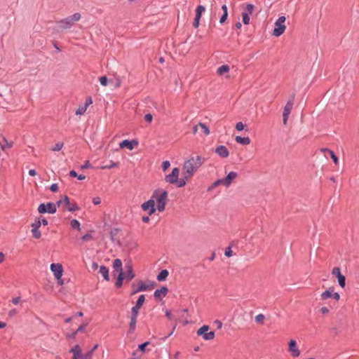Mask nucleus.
I'll list each match as a JSON object with an SVG mask.
<instances>
[{
	"mask_svg": "<svg viewBox=\"0 0 359 359\" xmlns=\"http://www.w3.org/2000/svg\"><path fill=\"white\" fill-rule=\"evenodd\" d=\"M29 175L30 176H35L36 175V170L34 169H31L29 170Z\"/></svg>",
	"mask_w": 359,
	"mask_h": 359,
	"instance_id": "63",
	"label": "nucleus"
},
{
	"mask_svg": "<svg viewBox=\"0 0 359 359\" xmlns=\"http://www.w3.org/2000/svg\"><path fill=\"white\" fill-rule=\"evenodd\" d=\"M168 275H169L168 271L166 269H163V270L161 271V272L158 274L156 278L158 281H163L167 278Z\"/></svg>",
	"mask_w": 359,
	"mask_h": 359,
	"instance_id": "29",
	"label": "nucleus"
},
{
	"mask_svg": "<svg viewBox=\"0 0 359 359\" xmlns=\"http://www.w3.org/2000/svg\"><path fill=\"white\" fill-rule=\"evenodd\" d=\"M57 210L56 205L53 203H41L38 207V211L41 214L50 213L54 214Z\"/></svg>",
	"mask_w": 359,
	"mask_h": 359,
	"instance_id": "10",
	"label": "nucleus"
},
{
	"mask_svg": "<svg viewBox=\"0 0 359 359\" xmlns=\"http://www.w3.org/2000/svg\"><path fill=\"white\" fill-rule=\"evenodd\" d=\"M80 19V13H76L65 19L60 20L58 24L61 29H67L71 28L74 25V22H78Z\"/></svg>",
	"mask_w": 359,
	"mask_h": 359,
	"instance_id": "4",
	"label": "nucleus"
},
{
	"mask_svg": "<svg viewBox=\"0 0 359 359\" xmlns=\"http://www.w3.org/2000/svg\"><path fill=\"white\" fill-rule=\"evenodd\" d=\"M238 177V173L236 172H230L226 177L222 178L224 185L226 187H229L232 182Z\"/></svg>",
	"mask_w": 359,
	"mask_h": 359,
	"instance_id": "22",
	"label": "nucleus"
},
{
	"mask_svg": "<svg viewBox=\"0 0 359 359\" xmlns=\"http://www.w3.org/2000/svg\"><path fill=\"white\" fill-rule=\"evenodd\" d=\"M41 226V220L40 219H39L38 220H36L34 223H33L32 224V228H36V229H39Z\"/></svg>",
	"mask_w": 359,
	"mask_h": 359,
	"instance_id": "49",
	"label": "nucleus"
},
{
	"mask_svg": "<svg viewBox=\"0 0 359 359\" xmlns=\"http://www.w3.org/2000/svg\"><path fill=\"white\" fill-rule=\"evenodd\" d=\"M235 140L237 143L243 145H248L250 143V139L248 137H243L241 136H236Z\"/></svg>",
	"mask_w": 359,
	"mask_h": 359,
	"instance_id": "25",
	"label": "nucleus"
},
{
	"mask_svg": "<svg viewBox=\"0 0 359 359\" xmlns=\"http://www.w3.org/2000/svg\"><path fill=\"white\" fill-rule=\"evenodd\" d=\"M20 297H19L13 298L12 303L13 304H18L20 302Z\"/></svg>",
	"mask_w": 359,
	"mask_h": 359,
	"instance_id": "56",
	"label": "nucleus"
},
{
	"mask_svg": "<svg viewBox=\"0 0 359 359\" xmlns=\"http://www.w3.org/2000/svg\"><path fill=\"white\" fill-rule=\"evenodd\" d=\"M99 273L103 276L104 279L106 280H109V270L104 266H101L99 270Z\"/></svg>",
	"mask_w": 359,
	"mask_h": 359,
	"instance_id": "28",
	"label": "nucleus"
},
{
	"mask_svg": "<svg viewBox=\"0 0 359 359\" xmlns=\"http://www.w3.org/2000/svg\"><path fill=\"white\" fill-rule=\"evenodd\" d=\"M224 255L225 256H226L227 257H230L232 256L233 255V252L231 250V248L230 246L226 248L225 249V252H224Z\"/></svg>",
	"mask_w": 359,
	"mask_h": 359,
	"instance_id": "42",
	"label": "nucleus"
},
{
	"mask_svg": "<svg viewBox=\"0 0 359 359\" xmlns=\"http://www.w3.org/2000/svg\"><path fill=\"white\" fill-rule=\"evenodd\" d=\"M69 352L73 355L72 359H92V352L83 353L81 348L79 344L73 346Z\"/></svg>",
	"mask_w": 359,
	"mask_h": 359,
	"instance_id": "7",
	"label": "nucleus"
},
{
	"mask_svg": "<svg viewBox=\"0 0 359 359\" xmlns=\"http://www.w3.org/2000/svg\"><path fill=\"white\" fill-rule=\"evenodd\" d=\"M149 344V341H146V342H144V343H143V344H142L139 345V347H138L139 350H140V351H142V352H144V351H145V348H146V346H147Z\"/></svg>",
	"mask_w": 359,
	"mask_h": 359,
	"instance_id": "45",
	"label": "nucleus"
},
{
	"mask_svg": "<svg viewBox=\"0 0 359 359\" xmlns=\"http://www.w3.org/2000/svg\"><path fill=\"white\" fill-rule=\"evenodd\" d=\"M215 151L219 157L223 158H226L229 156L228 149L224 145L217 146Z\"/></svg>",
	"mask_w": 359,
	"mask_h": 359,
	"instance_id": "21",
	"label": "nucleus"
},
{
	"mask_svg": "<svg viewBox=\"0 0 359 359\" xmlns=\"http://www.w3.org/2000/svg\"><path fill=\"white\" fill-rule=\"evenodd\" d=\"M152 119H153V116L151 114H145L144 116V120L148 122V123H151L152 121Z\"/></svg>",
	"mask_w": 359,
	"mask_h": 359,
	"instance_id": "46",
	"label": "nucleus"
},
{
	"mask_svg": "<svg viewBox=\"0 0 359 359\" xmlns=\"http://www.w3.org/2000/svg\"><path fill=\"white\" fill-rule=\"evenodd\" d=\"M13 146V142H9L8 141V140L6 138L5 136L1 135H0V147L2 151H5L8 149H10L11 148H12Z\"/></svg>",
	"mask_w": 359,
	"mask_h": 359,
	"instance_id": "20",
	"label": "nucleus"
},
{
	"mask_svg": "<svg viewBox=\"0 0 359 359\" xmlns=\"http://www.w3.org/2000/svg\"><path fill=\"white\" fill-rule=\"evenodd\" d=\"M113 268L116 272L122 271V262L120 259H114L113 262Z\"/></svg>",
	"mask_w": 359,
	"mask_h": 359,
	"instance_id": "30",
	"label": "nucleus"
},
{
	"mask_svg": "<svg viewBox=\"0 0 359 359\" xmlns=\"http://www.w3.org/2000/svg\"><path fill=\"white\" fill-rule=\"evenodd\" d=\"M321 151L329 153L330 157H332L334 155H335V154L332 150H330L329 149H326V148L322 149Z\"/></svg>",
	"mask_w": 359,
	"mask_h": 359,
	"instance_id": "53",
	"label": "nucleus"
},
{
	"mask_svg": "<svg viewBox=\"0 0 359 359\" xmlns=\"http://www.w3.org/2000/svg\"><path fill=\"white\" fill-rule=\"evenodd\" d=\"M229 70H230V67L229 65H223L217 68V74L222 76V75L224 74L225 73H229Z\"/></svg>",
	"mask_w": 359,
	"mask_h": 359,
	"instance_id": "27",
	"label": "nucleus"
},
{
	"mask_svg": "<svg viewBox=\"0 0 359 359\" xmlns=\"http://www.w3.org/2000/svg\"><path fill=\"white\" fill-rule=\"evenodd\" d=\"M93 203L94 205H99L101 203V198L100 197H94L93 198Z\"/></svg>",
	"mask_w": 359,
	"mask_h": 359,
	"instance_id": "51",
	"label": "nucleus"
},
{
	"mask_svg": "<svg viewBox=\"0 0 359 359\" xmlns=\"http://www.w3.org/2000/svg\"><path fill=\"white\" fill-rule=\"evenodd\" d=\"M244 124L242 123V122H238L236 124V129L238 130V131H241L244 129Z\"/></svg>",
	"mask_w": 359,
	"mask_h": 359,
	"instance_id": "44",
	"label": "nucleus"
},
{
	"mask_svg": "<svg viewBox=\"0 0 359 359\" xmlns=\"http://www.w3.org/2000/svg\"><path fill=\"white\" fill-rule=\"evenodd\" d=\"M198 126L202 129V130L205 136H208V135H210V130L205 124L200 122L198 123Z\"/></svg>",
	"mask_w": 359,
	"mask_h": 359,
	"instance_id": "34",
	"label": "nucleus"
},
{
	"mask_svg": "<svg viewBox=\"0 0 359 359\" xmlns=\"http://www.w3.org/2000/svg\"><path fill=\"white\" fill-rule=\"evenodd\" d=\"M264 318L265 317L263 314H258L255 316V321L259 324H263Z\"/></svg>",
	"mask_w": 359,
	"mask_h": 359,
	"instance_id": "37",
	"label": "nucleus"
},
{
	"mask_svg": "<svg viewBox=\"0 0 359 359\" xmlns=\"http://www.w3.org/2000/svg\"><path fill=\"white\" fill-rule=\"evenodd\" d=\"M285 20L286 18L285 16H280L276 21L275 28L272 33L274 36L278 37L285 32L286 29V26L285 25Z\"/></svg>",
	"mask_w": 359,
	"mask_h": 359,
	"instance_id": "8",
	"label": "nucleus"
},
{
	"mask_svg": "<svg viewBox=\"0 0 359 359\" xmlns=\"http://www.w3.org/2000/svg\"><path fill=\"white\" fill-rule=\"evenodd\" d=\"M205 8L203 6L200 5V6H197V8L196 9L195 18L193 22V26L195 28L198 27L201 15H202L203 13L205 12Z\"/></svg>",
	"mask_w": 359,
	"mask_h": 359,
	"instance_id": "17",
	"label": "nucleus"
},
{
	"mask_svg": "<svg viewBox=\"0 0 359 359\" xmlns=\"http://www.w3.org/2000/svg\"><path fill=\"white\" fill-rule=\"evenodd\" d=\"M57 203L58 206L60 204H64L69 212H74L79 210L78 205L75 202H70L69 198L67 196H65L63 199L60 200Z\"/></svg>",
	"mask_w": 359,
	"mask_h": 359,
	"instance_id": "11",
	"label": "nucleus"
},
{
	"mask_svg": "<svg viewBox=\"0 0 359 359\" xmlns=\"http://www.w3.org/2000/svg\"><path fill=\"white\" fill-rule=\"evenodd\" d=\"M50 190L53 192H56L58 190V185L57 184H53L50 187Z\"/></svg>",
	"mask_w": 359,
	"mask_h": 359,
	"instance_id": "50",
	"label": "nucleus"
},
{
	"mask_svg": "<svg viewBox=\"0 0 359 359\" xmlns=\"http://www.w3.org/2000/svg\"><path fill=\"white\" fill-rule=\"evenodd\" d=\"M227 17H228V13H223V15L221 16L220 19H219V22L220 23H224L227 19Z\"/></svg>",
	"mask_w": 359,
	"mask_h": 359,
	"instance_id": "48",
	"label": "nucleus"
},
{
	"mask_svg": "<svg viewBox=\"0 0 359 359\" xmlns=\"http://www.w3.org/2000/svg\"><path fill=\"white\" fill-rule=\"evenodd\" d=\"M50 271L53 272L55 278L57 280V283L59 285H64V280L62 278L63 275V267L60 263H53L50 266Z\"/></svg>",
	"mask_w": 359,
	"mask_h": 359,
	"instance_id": "5",
	"label": "nucleus"
},
{
	"mask_svg": "<svg viewBox=\"0 0 359 359\" xmlns=\"http://www.w3.org/2000/svg\"><path fill=\"white\" fill-rule=\"evenodd\" d=\"M287 351L290 356L294 358H298L301 354L297 343L294 339H290L289 341Z\"/></svg>",
	"mask_w": 359,
	"mask_h": 359,
	"instance_id": "12",
	"label": "nucleus"
},
{
	"mask_svg": "<svg viewBox=\"0 0 359 359\" xmlns=\"http://www.w3.org/2000/svg\"><path fill=\"white\" fill-rule=\"evenodd\" d=\"M69 176L72 177H77V173L75 170H71L69 172Z\"/></svg>",
	"mask_w": 359,
	"mask_h": 359,
	"instance_id": "59",
	"label": "nucleus"
},
{
	"mask_svg": "<svg viewBox=\"0 0 359 359\" xmlns=\"http://www.w3.org/2000/svg\"><path fill=\"white\" fill-rule=\"evenodd\" d=\"M90 167V163L88 161H86L85 163L81 165V169L88 168Z\"/></svg>",
	"mask_w": 359,
	"mask_h": 359,
	"instance_id": "60",
	"label": "nucleus"
},
{
	"mask_svg": "<svg viewBox=\"0 0 359 359\" xmlns=\"http://www.w3.org/2000/svg\"><path fill=\"white\" fill-rule=\"evenodd\" d=\"M145 301V297L144 294H141L136 302L135 306L131 309V315L137 316L138 312L141 306L143 305Z\"/></svg>",
	"mask_w": 359,
	"mask_h": 359,
	"instance_id": "18",
	"label": "nucleus"
},
{
	"mask_svg": "<svg viewBox=\"0 0 359 359\" xmlns=\"http://www.w3.org/2000/svg\"><path fill=\"white\" fill-rule=\"evenodd\" d=\"M87 325H88V323L81 325L77 328V330H76V333H78V332H85V330H86V327Z\"/></svg>",
	"mask_w": 359,
	"mask_h": 359,
	"instance_id": "43",
	"label": "nucleus"
},
{
	"mask_svg": "<svg viewBox=\"0 0 359 359\" xmlns=\"http://www.w3.org/2000/svg\"><path fill=\"white\" fill-rule=\"evenodd\" d=\"M320 299L325 303H327L326 301L329 299H332L335 302H338L340 299V294L334 291L333 287H330L321 293Z\"/></svg>",
	"mask_w": 359,
	"mask_h": 359,
	"instance_id": "6",
	"label": "nucleus"
},
{
	"mask_svg": "<svg viewBox=\"0 0 359 359\" xmlns=\"http://www.w3.org/2000/svg\"><path fill=\"white\" fill-rule=\"evenodd\" d=\"M93 103V100H92V98L91 97H88L87 99H86V103H85V105L88 107L91 104Z\"/></svg>",
	"mask_w": 359,
	"mask_h": 359,
	"instance_id": "55",
	"label": "nucleus"
},
{
	"mask_svg": "<svg viewBox=\"0 0 359 359\" xmlns=\"http://www.w3.org/2000/svg\"><path fill=\"white\" fill-rule=\"evenodd\" d=\"M221 184H223L224 185V182H223V179H219L217 180H216L213 184H212V187H216L219 185H221Z\"/></svg>",
	"mask_w": 359,
	"mask_h": 359,
	"instance_id": "47",
	"label": "nucleus"
},
{
	"mask_svg": "<svg viewBox=\"0 0 359 359\" xmlns=\"http://www.w3.org/2000/svg\"><path fill=\"white\" fill-rule=\"evenodd\" d=\"M91 238H92V236L90 233H86L81 237V240H83L84 241L90 240Z\"/></svg>",
	"mask_w": 359,
	"mask_h": 359,
	"instance_id": "52",
	"label": "nucleus"
},
{
	"mask_svg": "<svg viewBox=\"0 0 359 359\" xmlns=\"http://www.w3.org/2000/svg\"><path fill=\"white\" fill-rule=\"evenodd\" d=\"M125 268L126 272L124 273V275L126 277V280H127L128 281H130L135 277V273H133V271L132 264L128 263L126 264Z\"/></svg>",
	"mask_w": 359,
	"mask_h": 359,
	"instance_id": "23",
	"label": "nucleus"
},
{
	"mask_svg": "<svg viewBox=\"0 0 359 359\" xmlns=\"http://www.w3.org/2000/svg\"><path fill=\"white\" fill-rule=\"evenodd\" d=\"M180 175V169L178 168H174L172 170V172L170 174L166 175L165 176V181L167 183L171 184H175L177 187H183L187 184V180L183 176L182 178L179 179Z\"/></svg>",
	"mask_w": 359,
	"mask_h": 359,
	"instance_id": "3",
	"label": "nucleus"
},
{
	"mask_svg": "<svg viewBox=\"0 0 359 359\" xmlns=\"http://www.w3.org/2000/svg\"><path fill=\"white\" fill-rule=\"evenodd\" d=\"M293 107V100H288L284 107L283 113V122L284 125H286L287 123L288 117L291 113V111Z\"/></svg>",
	"mask_w": 359,
	"mask_h": 359,
	"instance_id": "16",
	"label": "nucleus"
},
{
	"mask_svg": "<svg viewBox=\"0 0 359 359\" xmlns=\"http://www.w3.org/2000/svg\"><path fill=\"white\" fill-rule=\"evenodd\" d=\"M118 164L117 163L111 162L109 165H107L104 166H102V169H111L113 168L118 167Z\"/></svg>",
	"mask_w": 359,
	"mask_h": 359,
	"instance_id": "39",
	"label": "nucleus"
},
{
	"mask_svg": "<svg viewBox=\"0 0 359 359\" xmlns=\"http://www.w3.org/2000/svg\"><path fill=\"white\" fill-rule=\"evenodd\" d=\"M137 144H138V142L136 140H123L121 142H120L119 147L121 149L127 148L129 150H133L134 149L135 146H137Z\"/></svg>",
	"mask_w": 359,
	"mask_h": 359,
	"instance_id": "19",
	"label": "nucleus"
},
{
	"mask_svg": "<svg viewBox=\"0 0 359 359\" xmlns=\"http://www.w3.org/2000/svg\"><path fill=\"white\" fill-rule=\"evenodd\" d=\"M205 158L201 156H191L182 165V175L188 181L204 163Z\"/></svg>",
	"mask_w": 359,
	"mask_h": 359,
	"instance_id": "1",
	"label": "nucleus"
},
{
	"mask_svg": "<svg viewBox=\"0 0 359 359\" xmlns=\"http://www.w3.org/2000/svg\"><path fill=\"white\" fill-rule=\"evenodd\" d=\"M331 158H332V159L333 160V161H334V164H336V165H337V164H338V163H339V159H338V158H337V156L336 155H334V156H333L332 157H331Z\"/></svg>",
	"mask_w": 359,
	"mask_h": 359,
	"instance_id": "62",
	"label": "nucleus"
},
{
	"mask_svg": "<svg viewBox=\"0 0 359 359\" xmlns=\"http://www.w3.org/2000/svg\"><path fill=\"white\" fill-rule=\"evenodd\" d=\"M320 312L323 314V315H327L330 313V308L327 307V306H323L321 307V309H320Z\"/></svg>",
	"mask_w": 359,
	"mask_h": 359,
	"instance_id": "40",
	"label": "nucleus"
},
{
	"mask_svg": "<svg viewBox=\"0 0 359 359\" xmlns=\"http://www.w3.org/2000/svg\"><path fill=\"white\" fill-rule=\"evenodd\" d=\"M99 81H100V84L103 86H106L108 83V79L106 76L100 77Z\"/></svg>",
	"mask_w": 359,
	"mask_h": 359,
	"instance_id": "38",
	"label": "nucleus"
},
{
	"mask_svg": "<svg viewBox=\"0 0 359 359\" xmlns=\"http://www.w3.org/2000/svg\"><path fill=\"white\" fill-rule=\"evenodd\" d=\"M122 284H123V281L118 280V279L116 280V281L115 283V285L116 287H121L122 286Z\"/></svg>",
	"mask_w": 359,
	"mask_h": 359,
	"instance_id": "58",
	"label": "nucleus"
},
{
	"mask_svg": "<svg viewBox=\"0 0 359 359\" xmlns=\"http://www.w3.org/2000/svg\"><path fill=\"white\" fill-rule=\"evenodd\" d=\"M215 324L217 326L218 329H220L222 327V323L219 320H216L215 321Z\"/></svg>",
	"mask_w": 359,
	"mask_h": 359,
	"instance_id": "57",
	"label": "nucleus"
},
{
	"mask_svg": "<svg viewBox=\"0 0 359 359\" xmlns=\"http://www.w3.org/2000/svg\"><path fill=\"white\" fill-rule=\"evenodd\" d=\"M119 273H118V280H123L124 279H126V277H125V275H124V273H123L122 271H118Z\"/></svg>",
	"mask_w": 359,
	"mask_h": 359,
	"instance_id": "54",
	"label": "nucleus"
},
{
	"mask_svg": "<svg viewBox=\"0 0 359 359\" xmlns=\"http://www.w3.org/2000/svg\"><path fill=\"white\" fill-rule=\"evenodd\" d=\"M153 202L156 204V209L159 212L165 210L168 201V191L163 189L158 188L154 191L151 198Z\"/></svg>",
	"mask_w": 359,
	"mask_h": 359,
	"instance_id": "2",
	"label": "nucleus"
},
{
	"mask_svg": "<svg viewBox=\"0 0 359 359\" xmlns=\"http://www.w3.org/2000/svg\"><path fill=\"white\" fill-rule=\"evenodd\" d=\"M88 107L83 104L82 106H79V108L76 111V115H83L86 113Z\"/></svg>",
	"mask_w": 359,
	"mask_h": 359,
	"instance_id": "33",
	"label": "nucleus"
},
{
	"mask_svg": "<svg viewBox=\"0 0 359 359\" xmlns=\"http://www.w3.org/2000/svg\"><path fill=\"white\" fill-rule=\"evenodd\" d=\"M137 318V316L131 315L130 322L129 324V331L131 333L133 332L136 328Z\"/></svg>",
	"mask_w": 359,
	"mask_h": 359,
	"instance_id": "26",
	"label": "nucleus"
},
{
	"mask_svg": "<svg viewBox=\"0 0 359 359\" xmlns=\"http://www.w3.org/2000/svg\"><path fill=\"white\" fill-rule=\"evenodd\" d=\"M142 210L147 212L149 215H152L157 210L155 203L151 198L141 205Z\"/></svg>",
	"mask_w": 359,
	"mask_h": 359,
	"instance_id": "14",
	"label": "nucleus"
},
{
	"mask_svg": "<svg viewBox=\"0 0 359 359\" xmlns=\"http://www.w3.org/2000/svg\"><path fill=\"white\" fill-rule=\"evenodd\" d=\"M254 8V5L252 4H246L245 11L242 12V21L243 24L248 25L250 23V15L252 14Z\"/></svg>",
	"mask_w": 359,
	"mask_h": 359,
	"instance_id": "13",
	"label": "nucleus"
},
{
	"mask_svg": "<svg viewBox=\"0 0 359 359\" xmlns=\"http://www.w3.org/2000/svg\"><path fill=\"white\" fill-rule=\"evenodd\" d=\"M222 9L223 11V13H228V8H227V6L226 4H224L222 6Z\"/></svg>",
	"mask_w": 359,
	"mask_h": 359,
	"instance_id": "64",
	"label": "nucleus"
},
{
	"mask_svg": "<svg viewBox=\"0 0 359 359\" xmlns=\"http://www.w3.org/2000/svg\"><path fill=\"white\" fill-rule=\"evenodd\" d=\"M63 146V142H57L54 145V147L51 149L53 151H58L62 149Z\"/></svg>",
	"mask_w": 359,
	"mask_h": 359,
	"instance_id": "35",
	"label": "nucleus"
},
{
	"mask_svg": "<svg viewBox=\"0 0 359 359\" xmlns=\"http://www.w3.org/2000/svg\"><path fill=\"white\" fill-rule=\"evenodd\" d=\"M168 292V289L167 287H162L154 292V296L156 299H161L163 297L166 296Z\"/></svg>",
	"mask_w": 359,
	"mask_h": 359,
	"instance_id": "24",
	"label": "nucleus"
},
{
	"mask_svg": "<svg viewBox=\"0 0 359 359\" xmlns=\"http://www.w3.org/2000/svg\"><path fill=\"white\" fill-rule=\"evenodd\" d=\"M170 166V161H164L163 163H162V169L163 171H165L167 169H168V168Z\"/></svg>",
	"mask_w": 359,
	"mask_h": 359,
	"instance_id": "41",
	"label": "nucleus"
},
{
	"mask_svg": "<svg viewBox=\"0 0 359 359\" xmlns=\"http://www.w3.org/2000/svg\"><path fill=\"white\" fill-rule=\"evenodd\" d=\"M142 220L144 223H148L149 222L150 219L148 216H143L142 218Z\"/></svg>",
	"mask_w": 359,
	"mask_h": 359,
	"instance_id": "61",
	"label": "nucleus"
},
{
	"mask_svg": "<svg viewBox=\"0 0 359 359\" xmlns=\"http://www.w3.org/2000/svg\"><path fill=\"white\" fill-rule=\"evenodd\" d=\"M209 329L208 325H204L196 331V333L198 336H202L204 340H212L215 338V334L213 331L208 332Z\"/></svg>",
	"mask_w": 359,
	"mask_h": 359,
	"instance_id": "9",
	"label": "nucleus"
},
{
	"mask_svg": "<svg viewBox=\"0 0 359 359\" xmlns=\"http://www.w3.org/2000/svg\"><path fill=\"white\" fill-rule=\"evenodd\" d=\"M148 290V285L143 281H140L137 289L134 291V293L140 292V291H146Z\"/></svg>",
	"mask_w": 359,
	"mask_h": 359,
	"instance_id": "31",
	"label": "nucleus"
},
{
	"mask_svg": "<svg viewBox=\"0 0 359 359\" xmlns=\"http://www.w3.org/2000/svg\"><path fill=\"white\" fill-rule=\"evenodd\" d=\"M332 274L337 278L339 286L344 288L346 285V278L341 274L340 268L334 267L332 271Z\"/></svg>",
	"mask_w": 359,
	"mask_h": 359,
	"instance_id": "15",
	"label": "nucleus"
},
{
	"mask_svg": "<svg viewBox=\"0 0 359 359\" xmlns=\"http://www.w3.org/2000/svg\"><path fill=\"white\" fill-rule=\"evenodd\" d=\"M32 233L33 237L35 238H37V239H39L41 236V232L39 231V229L32 228Z\"/></svg>",
	"mask_w": 359,
	"mask_h": 359,
	"instance_id": "36",
	"label": "nucleus"
},
{
	"mask_svg": "<svg viewBox=\"0 0 359 359\" xmlns=\"http://www.w3.org/2000/svg\"><path fill=\"white\" fill-rule=\"evenodd\" d=\"M70 226H71V227L72 229H77L79 231L81 230L80 222L77 219H73L71 220Z\"/></svg>",
	"mask_w": 359,
	"mask_h": 359,
	"instance_id": "32",
	"label": "nucleus"
}]
</instances>
